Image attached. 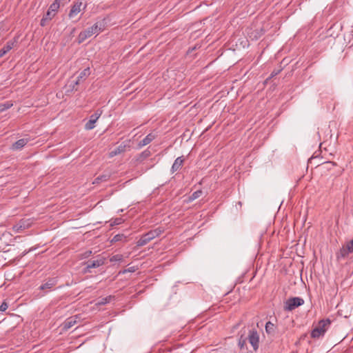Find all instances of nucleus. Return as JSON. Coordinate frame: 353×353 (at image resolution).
Instances as JSON below:
<instances>
[{
    "mask_svg": "<svg viewBox=\"0 0 353 353\" xmlns=\"http://www.w3.org/2000/svg\"><path fill=\"white\" fill-rule=\"evenodd\" d=\"M105 29V22L104 20L96 22L92 26L85 30L87 34L90 37L92 35L94 34H99L102 32Z\"/></svg>",
    "mask_w": 353,
    "mask_h": 353,
    "instance_id": "nucleus-5",
    "label": "nucleus"
},
{
    "mask_svg": "<svg viewBox=\"0 0 353 353\" xmlns=\"http://www.w3.org/2000/svg\"><path fill=\"white\" fill-rule=\"evenodd\" d=\"M281 69H278V70H274L272 73L270 74V79H272L274 77L276 76L277 74H279L281 72Z\"/></svg>",
    "mask_w": 353,
    "mask_h": 353,
    "instance_id": "nucleus-31",
    "label": "nucleus"
},
{
    "mask_svg": "<svg viewBox=\"0 0 353 353\" xmlns=\"http://www.w3.org/2000/svg\"><path fill=\"white\" fill-rule=\"evenodd\" d=\"M90 74V68H85L83 70H82L79 77H78V79L75 81V85H78L79 83H80V81L83 79H84L85 77L89 76Z\"/></svg>",
    "mask_w": 353,
    "mask_h": 353,
    "instance_id": "nucleus-18",
    "label": "nucleus"
},
{
    "mask_svg": "<svg viewBox=\"0 0 353 353\" xmlns=\"http://www.w3.org/2000/svg\"><path fill=\"white\" fill-rule=\"evenodd\" d=\"M102 114V110H97L90 117L89 121L85 123V130H92L95 125V123L100 117Z\"/></svg>",
    "mask_w": 353,
    "mask_h": 353,
    "instance_id": "nucleus-7",
    "label": "nucleus"
},
{
    "mask_svg": "<svg viewBox=\"0 0 353 353\" xmlns=\"http://www.w3.org/2000/svg\"><path fill=\"white\" fill-rule=\"evenodd\" d=\"M163 230H161V228H158L154 230L149 231L148 232L141 236L139 240L137 242V245L139 247H141L146 245L154 238L160 236Z\"/></svg>",
    "mask_w": 353,
    "mask_h": 353,
    "instance_id": "nucleus-1",
    "label": "nucleus"
},
{
    "mask_svg": "<svg viewBox=\"0 0 353 353\" xmlns=\"http://www.w3.org/2000/svg\"><path fill=\"white\" fill-rule=\"evenodd\" d=\"M129 143L130 141H128L127 143H122L121 145H119L118 147H117L115 149H114L110 152V157H113L122 152H124L126 150V148H130Z\"/></svg>",
    "mask_w": 353,
    "mask_h": 353,
    "instance_id": "nucleus-9",
    "label": "nucleus"
},
{
    "mask_svg": "<svg viewBox=\"0 0 353 353\" xmlns=\"http://www.w3.org/2000/svg\"><path fill=\"white\" fill-rule=\"evenodd\" d=\"M247 340L248 337L244 336L241 334L239 339L238 345L241 350H247Z\"/></svg>",
    "mask_w": 353,
    "mask_h": 353,
    "instance_id": "nucleus-17",
    "label": "nucleus"
},
{
    "mask_svg": "<svg viewBox=\"0 0 353 353\" xmlns=\"http://www.w3.org/2000/svg\"><path fill=\"white\" fill-rule=\"evenodd\" d=\"M57 284V280L55 278L49 279L45 283L39 287L41 290H50L53 286Z\"/></svg>",
    "mask_w": 353,
    "mask_h": 353,
    "instance_id": "nucleus-14",
    "label": "nucleus"
},
{
    "mask_svg": "<svg viewBox=\"0 0 353 353\" xmlns=\"http://www.w3.org/2000/svg\"><path fill=\"white\" fill-rule=\"evenodd\" d=\"M29 141L28 139H21L14 142L11 147L13 150H19L23 148Z\"/></svg>",
    "mask_w": 353,
    "mask_h": 353,
    "instance_id": "nucleus-13",
    "label": "nucleus"
},
{
    "mask_svg": "<svg viewBox=\"0 0 353 353\" xmlns=\"http://www.w3.org/2000/svg\"><path fill=\"white\" fill-rule=\"evenodd\" d=\"M61 0H55L49 7L48 10L54 12V14L57 12L60 6V2Z\"/></svg>",
    "mask_w": 353,
    "mask_h": 353,
    "instance_id": "nucleus-20",
    "label": "nucleus"
},
{
    "mask_svg": "<svg viewBox=\"0 0 353 353\" xmlns=\"http://www.w3.org/2000/svg\"><path fill=\"white\" fill-rule=\"evenodd\" d=\"M123 222V219L122 218H116L110 220V226L113 227L115 225H118L121 224Z\"/></svg>",
    "mask_w": 353,
    "mask_h": 353,
    "instance_id": "nucleus-24",
    "label": "nucleus"
},
{
    "mask_svg": "<svg viewBox=\"0 0 353 353\" xmlns=\"http://www.w3.org/2000/svg\"><path fill=\"white\" fill-rule=\"evenodd\" d=\"M85 8H86V4H85V5H84L83 10H85Z\"/></svg>",
    "mask_w": 353,
    "mask_h": 353,
    "instance_id": "nucleus-34",
    "label": "nucleus"
},
{
    "mask_svg": "<svg viewBox=\"0 0 353 353\" xmlns=\"http://www.w3.org/2000/svg\"><path fill=\"white\" fill-rule=\"evenodd\" d=\"M14 41H8L6 45L0 50V58L3 57L7 52H8L14 46Z\"/></svg>",
    "mask_w": 353,
    "mask_h": 353,
    "instance_id": "nucleus-15",
    "label": "nucleus"
},
{
    "mask_svg": "<svg viewBox=\"0 0 353 353\" xmlns=\"http://www.w3.org/2000/svg\"><path fill=\"white\" fill-rule=\"evenodd\" d=\"M89 37V35L87 34L85 30L81 32L77 37L79 43H83L86 39Z\"/></svg>",
    "mask_w": 353,
    "mask_h": 353,
    "instance_id": "nucleus-22",
    "label": "nucleus"
},
{
    "mask_svg": "<svg viewBox=\"0 0 353 353\" xmlns=\"http://www.w3.org/2000/svg\"><path fill=\"white\" fill-rule=\"evenodd\" d=\"M330 323L331 321L328 319L320 321L318 326L312 331L311 336L312 338H319L323 335Z\"/></svg>",
    "mask_w": 353,
    "mask_h": 353,
    "instance_id": "nucleus-2",
    "label": "nucleus"
},
{
    "mask_svg": "<svg viewBox=\"0 0 353 353\" xmlns=\"http://www.w3.org/2000/svg\"><path fill=\"white\" fill-rule=\"evenodd\" d=\"M12 106V103H10V101H7L4 103H1V104H0V112L4 111L7 109H9Z\"/></svg>",
    "mask_w": 353,
    "mask_h": 353,
    "instance_id": "nucleus-25",
    "label": "nucleus"
},
{
    "mask_svg": "<svg viewBox=\"0 0 353 353\" xmlns=\"http://www.w3.org/2000/svg\"><path fill=\"white\" fill-rule=\"evenodd\" d=\"M81 6H82V2L81 1H77L74 3V4L72 6L70 11L69 12V17L73 18L75 16H77L81 10Z\"/></svg>",
    "mask_w": 353,
    "mask_h": 353,
    "instance_id": "nucleus-10",
    "label": "nucleus"
},
{
    "mask_svg": "<svg viewBox=\"0 0 353 353\" xmlns=\"http://www.w3.org/2000/svg\"><path fill=\"white\" fill-rule=\"evenodd\" d=\"M112 298L113 297L112 296H108L105 298H102L100 301H99V302L97 303V305H102L108 303L110 302V301L112 299Z\"/></svg>",
    "mask_w": 353,
    "mask_h": 353,
    "instance_id": "nucleus-23",
    "label": "nucleus"
},
{
    "mask_svg": "<svg viewBox=\"0 0 353 353\" xmlns=\"http://www.w3.org/2000/svg\"><path fill=\"white\" fill-rule=\"evenodd\" d=\"M77 316H72L65 320L63 324V327L65 330L70 329L77 323Z\"/></svg>",
    "mask_w": 353,
    "mask_h": 353,
    "instance_id": "nucleus-16",
    "label": "nucleus"
},
{
    "mask_svg": "<svg viewBox=\"0 0 353 353\" xmlns=\"http://www.w3.org/2000/svg\"><path fill=\"white\" fill-rule=\"evenodd\" d=\"M185 159L183 157H179L176 158L171 168V172L174 173L178 170H179L184 163Z\"/></svg>",
    "mask_w": 353,
    "mask_h": 353,
    "instance_id": "nucleus-11",
    "label": "nucleus"
},
{
    "mask_svg": "<svg viewBox=\"0 0 353 353\" xmlns=\"http://www.w3.org/2000/svg\"><path fill=\"white\" fill-rule=\"evenodd\" d=\"M54 15H55V14L54 12H52V11L48 10L47 12L46 13V14L43 17H44L48 21H50V20H51L53 18V17Z\"/></svg>",
    "mask_w": 353,
    "mask_h": 353,
    "instance_id": "nucleus-28",
    "label": "nucleus"
},
{
    "mask_svg": "<svg viewBox=\"0 0 353 353\" xmlns=\"http://www.w3.org/2000/svg\"><path fill=\"white\" fill-rule=\"evenodd\" d=\"M265 331L268 334H274L276 330V326L270 321H268L265 324Z\"/></svg>",
    "mask_w": 353,
    "mask_h": 353,
    "instance_id": "nucleus-19",
    "label": "nucleus"
},
{
    "mask_svg": "<svg viewBox=\"0 0 353 353\" xmlns=\"http://www.w3.org/2000/svg\"><path fill=\"white\" fill-rule=\"evenodd\" d=\"M123 259V256L121 254H116L110 258V261H121Z\"/></svg>",
    "mask_w": 353,
    "mask_h": 353,
    "instance_id": "nucleus-29",
    "label": "nucleus"
},
{
    "mask_svg": "<svg viewBox=\"0 0 353 353\" xmlns=\"http://www.w3.org/2000/svg\"><path fill=\"white\" fill-rule=\"evenodd\" d=\"M109 179L108 175H101L94 179L93 183H99L101 181H105Z\"/></svg>",
    "mask_w": 353,
    "mask_h": 353,
    "instance_id": "nucleus-26",
    "label": "nucleus"
},
{
    "mask_svg": "<svg viewBox=\"0 0 353 353\" xmlns=\"http://www.w3.org/2000/svg\"><path fill=\"white\" fill-rule=\"evenodd\" d=\"M202 193L203 192L201 190L195 191L190 196V200L193 201V200L200 197L202 195Z\"/></svg>",
    "mask_w": 353,
    "mask_h": 353,
    "instance_id": "nucleus-27",
    "label": "nucleus"
},
{
    "mask_svg": "<svg viewBox=\"0 0 353 353\" xmlns=\"http://www.w3.org/2000/svg\"><path fill=\"white\" fill-rule=\"evenodd\" d=\"M248 340L253 347V350L256 351L259 345V334L257 330L254 329L250 330L248 336Z\"/></svg>",
    "mask_w": 353,
    "mask_h": 353,
    "instance_id": "nucleus-4",
    "label": "nucleus"
},
{
    "mask_svg": "<svg viewBox=\"0 0 353 353\" xmlns=\"http://www.w3.org/2000/svg\"><path fill=\"white\" fill-rule=\"evenodd\" d=\"M92 254V251L85 252L84 254L85 257L89 256Z\"/></svg>",
    "mask_w": 353,
    "mask_h": 353,
    "instance_id": "nucleus-33",
    "label": "nucleus"
},
{
    "mask_svg": "<svg viewBox=\"0 0 353 353\" xmlns=\"http://www.w3.org/2000/svg\"><path fill=\"white\" fill-rule=\"evenodd\" d=\"M8 304L6 301H3L1 305H0V312H4L8 308Z\"/></svg>",
    "mask_w": 353,
    "mask_h": 353,
    "instance_id": "nucleus-30",
    "label": "nucleus"
},
{
    "mask_svg": "<svg viewBox=\"0 0 353 353\" xmlns=\"http://www.w3.org/2000/svg\"><path fill=\"white\" fill-rule=\"evenodd\" d=\"M105 259L103 257L99 258L97 260L88 261L86 263L85 272H90L91 268H96L104 264Z\"/></svg>",
    "mask_w": 353,
    "mask_h": 353,
    "instance_id": "nucleus-8",
    "label": "nucleus"
},
{
    "mask_svg": "<svg viewBox=\"0 0 353 353\" xmlns=\"http://www.w3.org/2000/svg\"><path fill=\"white\" fill-rule=\"evenodd\" d=\"M127 241V236H125L123 234H118L115 235L111 242H117V241Z\"/></svg>",
    "mask_w": 353,
    "mask_h": 353,
    "instance_id": "nucleus-21",
    "label": "nucleus"
},
{
    "mask_svg": "<svg viewBox=\"0 0 353 353\" xmlns=\"http://www.w3.org/2000/svg\"><path fill=\"white\" fill-rule=\"evenodd\" d=\"M303 304L304 300L301 297L290 298L285 302L284 310L285 311H292Z\"/></svg>",
    "mask_w": 353,
    "mask_h": 353,
    "instance_id": "nucleus-3",
    "label": "nucleus"
},
{
    "mask_svg": "<svg viewBox=\"0 0 353 353\" xmlns=\"http://www.w3.org/2000/svg\"><path fill=\"white\" fill-rule=\"evenodd\" d=\"M156 138V135L152 133L148 134L142 141H141L138 143V148H141L145 145L150 143L154 139Z\"/></svg>",
    "mask_w": 353,
    "mask_h": 353,
    "instance_id": "nucleus-12",
    "label": "nucleus"
},
{
    "mask_svg": "<svg viewBox=\"0 0 353 353\" xmlns=\"http://www.w3.org/2000/svg\"><path fill=\"white\" fill-rule=\"evenodd\" d=\"M48 21L47 19H46L44 17H43L41 20L40 25L41 26H45L46 25V22Z\"/></svg>",
    "mask_w": 353,
    "mask_h": 353,
    "instance_id": "nucleus-32",
    "label": "nucleus"
},
{
    "mask_svg": "<svg viewBox=\"0 0 353 353\" xmlns=\"http://www.w3.org/2000/svg\"><path fill=\"white\" fill-rule=\"evenodd\" d=\"M32 221L30 219H21L17 224L13 225L12 230L14 232H21L32 225Z\"/></svg>",
    "mask_w": 353,
    "mask_h": 353,
    "instance_id": "nucleus-6",
    "label": "nucleus"
}]
</instances>
